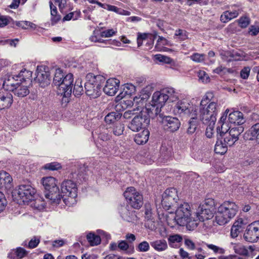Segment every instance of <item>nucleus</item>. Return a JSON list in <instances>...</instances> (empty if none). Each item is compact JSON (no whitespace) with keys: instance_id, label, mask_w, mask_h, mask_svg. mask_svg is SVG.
I'll use <instances>...</instances> for the list:
<instances>
[{"instance_id":"obj_23","label":"nucleus","mask_w":259,"mask_h":259,"mask_svg":"<svg viewBox=\"0 0 259 259\" xmlns=\"http://www.w3.org/2000/svg\"><path fill=\"white\" fill-rule=\"evenodd\" d=\"M229 123L237 125H242L245 122L243 113L239 111L230 112L227 116Z\"/></svg>"},{"instance_id":"obj_51","label":"nucleus","mask_w":259,"mask_h":259,"mask_svg":"<svg viewBox=\"0 0 259 259\" xmlns=\"http://www.w3.org/2000/svg\"><path fill=\"white\" fill-rule=\"evenodd\" d=\"M238 22L239 25L242 28H246L250 23V18L248 17L243 16L241 17L238 20Z\"/></svg>"},{"instance_id":"obj_14","label":"nucleus","mask_w":259,"mask_h":259,"mask_svg":"<svg viewBox=\"0 0 259 259\" xmlns=\"http://www.w3.org/2000/svg\"><path fill=\"white\" fill-rule=\"evenodd\" d=\"M160 121L162 122L164 130L170 132L177 131L181 124L179 120L177 118L170 116L163 115Z\"/></svg>"},{"instance_id":"obj_17","label":"nucleus","mask_w":259,"mask_h":259,"mask_svg":"<svg viewBox=\"0 0 259 259\" xmlns=\"http://www.w3.org/2000/svg\"><path fill=\"white\" fill-rule=\"evenodd\" d=\"M119 82V80L116 78L108 79L103 89L104 92L109 96H114L118 89Z\"/></svg>"},{"instance_id":"obj_4","label":"nucleus","mask_w":259,"mask_h":259,"mask_svg":"<svg viewBox=\"0 0 259 259\" xmlns=\"http://www.w3.org/2000/svg\"><path fill=\"white\" fill-rule=\"evenodd\" d=\"M238 207L234 202L225 201L218 208L215 214V221L219 225L228 223L237 213Z\"/></svg>"},{"instance_id":"obj_41","label":"nucleus","mask_w":259,"mask_h":259,"mask_svg":"<svg viewBox=\"0 0 259 259\" xmlns=\"http://www.w3.org/2000/svg\"><path fill=\"white\" fill-rule=\"evenodd\" d=\"M31 74L32 73L31 71L27 70L25 69H23L16 77L19 78L20 82L26 83V79H29L31 77Z\"/></svg>"},{"instance_id":"obj_48","label":"nucleus","mask_w":259,"mask_h":259,"mask_svg":"<svg viewBox=\"0 0 259 259\" xmlns=\"http://www.w3.org/2000/svg\"><path fill=\"white\" fill-rule=\"evenodd\" d=\"M205 245L209 249L212 250L215 253L224 254L225 250L220 247L216 246L212 244H208L205 243Z\"/></svg>"},{"instance_id":"obj_1","label":"nucleus","mask_w":259,"mask_h":259,"mask_svg":"<svg viewBox=\"0 0 259 259\" xmlns=\"http://www.w3.org/2000/svg\"><path fill=\"white\" fill-rule=\"evenodd\" d=\"M212 97L211 93H207L201 101L198 108V118L204 124L213 125L216 121L219 106L217 102H210Z\"/></svg>"},{"instance_id":"obj_25","label":"nucleus","mask_w":259,"mask_h":259,"mask_svg":"<svg viewBox=\"0 0 259 259\" xmlns=\"http://www.w3.org/2000/svg\"><path fill=\"white\" fill-rule=\"evenodd\" d=\"M244 138L246 140H256L259 143V122L253 124L245 132Z\"/></svg>"},{"instance_id":"obj_32","label":"nucleus","mask_w":259,"mask_h":259,"mask_svg":"<svg viewBox=\"0 0 259 259\" xmlns=\"http://www.w3.org/2000/svg\"><path fill=\"white\" fill-rule=\"evenodd\" d=\"M12 181V178L9 174L3 170L0 171V188L6 187Z\"/></svg>"},{"instance_id":"obj_54","label":"nucleus","mask_w":259,"mask_h":259,"mask_svg":"<svg viewBox=\"0 0 259 259\" xmlns=\"http://www.w3.org/2000/svg\"><path fill=\"white\" fill-rule=\"evenodd\" d=\"M124 125L119 123L116 124L113 127V133L115 136H119L123 134L124 131Z\"/></svg>"},{"instance_id":"obj_19","label":"nucleus","mask_w":259,"mask_h":259,"mask_svg":"<svg viewBox=\"0 0 259 259\" xmlns=\"http://www.w3.org/2000/svg\"><path fill=\"white\" fill-rule=\"evenodd\" d=\"M35 81L40 84L41 87H45L50 84V76L48 71L37 68L36 72Z\"/></svg>"},{"instance_id":"obj_49","label":"nucleus","mask_w":259,"mask_h":259,"mask_svg":"<svg viewBox=\"0 0 259 259\" xmlns=\"http://www.w3.org/2000/svg\"><path fill=\"white\" fill-rule=\"evenodd\" d=\"M80 16V12H70L68 13V14L66 15L63 19V21H69L71 19H73V20H77Z\"/></svg>"},{"instance_id":"obj_9","label":"nucleus","mask_w":259,"mask_h":259,"mask_svg":"<svg viewBox=\"0 0 259 259\" xmlns=\"http://www.w3.org/2000/svg\"><path fill=\"white\" fill-rule=\"evenodd\" d=\"M61 192L64 195L68 196L72 203L76 202L77 196V188L76 184L71 180L64 181L61 185Z\"/></svg>"},{"instance_id":"obj_60","label":"nucleus","mask_w":259,"mask_h":259,"mask_svg":"<svg viewBox=\"0 0 259 259\" xmlns=\"http://www.w3.org/2000/svg\"><path fill=\"white\" fill-rule=\"evenodd\" d=\"M116 33L113 29H110L103 31L100 33V36L102 37H109L114 35Z\"/></svg>"},{"instance_id":"obj_12","label":"nucleus","mask_w":259,"mask_h":259,"mask_svg":"<svg viewBox=\"0 0 259 259\" xmlns=\"http://www.w3.org/2000/svg\"><path fill=\"white\" fill-rule=\"evenodd\" d=\"M244 128L242 126L233 127L229 132L221 136L224 139L225 144L228 146H233L239 139V136L243 132Z\"/></svg>"},{"instance_id":"obj_33","label":"nucleus","mask_w":259,"mask_h":259,"mask_svg":"<svg viewBox=\"0 0 259 259\" xmlns=\"http://www.w3.org/2000/svg\"><path fill=\"white\" fill-rule=\"evenodd\" d=\"M150 95V92H147L145 89H143L142 90L140 95L135 96L133 98L134 103H136L137 105L142 104L149 98Z\"/></svg>"},{"instance_id":"obj_18","label":"nucleus","mask_w":259,"mask_h":259,"mask_svg":"<svg viewBox=\"0 0 259 259\" xmlns=\"http://www.w3.org/2000/svg\"><path fill=\"white\" fill-rule=\"evenodd\" d=\"M142 111H144L145 112L146 114L148 116L149 119H150V117L154 118L155 116H156L158 117V119L160 120L164 115L163 113H161L162 108L154 105L152 102L146 105L145 109Z\"/></svg>"},{"instance_id":"obj_11","label":"nucleus","mask_w":259,"mask_h":259,"mask_svg":"<svg viewBox=\"0 0 259 259\" xmlns=\"http://www.w3.org/2000/svg\"><path fill=\"white\" fill-rule=\"evenodd\" d=\"M73 82V76L71 73H68L66 75L58 86L59 94L62 95L65 97H67L71 95L72 91Z\"/></svg>"},{"instance_id":"obj_36","label":"nucleus","mask_w":259,"mask_h":259,"mask_svg":"<svg viewBox=\"0 0 259 259\" xmlns=\"http://www.w3.org/2000/svg\"><path fill=\"white\" fill-rule=\"evenodd\" d=\"M162 197H164V198L168 197L170 200L176 202L178 198L177 191L174 188L167 189L163 194Z\"/></svg>"},{"instance_id":"obj_62","label":"nucleus","mask_w":259,"mask_h":259,"mask_svg":"<svg viewBox=\"0 0 259 259\" xmlns=\"http://www.w3.org/2000/svg\"><path fill=\"white\" fill-rule=\"evenodd\" d=\"M90 39L92 42L100 43H104L107 41L103 40L100 37L96 35V32L95 31H94L93 35L90 37Z\"/></svg>"},{"instance_id":"obj_52","label":"nucleus","mask_w":259,"mask_h":259,"mask_svg":"<svg viewBox=\"0 0 259 259\" xmlns=\"http://www.w3.org/2000/svg\"><path fill=\"white\" fill-rule=\"evenodd\" d=\"M199 206L210 208V209H215L214 200L211 198L205 199L204 203L201 204Z\"/></svg>"},{"instance_id":"obj_64","label":"nucleus","mask_w":259,"mask_h":259,"mask_svg":"<svg viewBox=\"0 0 259 259\" xmlns=\"http://www.w3.org/2000/svg\"><path fill=\"white\" fill-rule=\"evenodd\" d=\"M249 33L252 36H255L259 33V26L251 25L249 28Z\"/></svg>"},{"instance_id":"obj_47","label":"nucleus","mask_w":259,"mask_h":259,"mask_svg":"<svg viewBox=\"0 0 259 259\" xmlns=\"http://www.w3.org/2000/svg\"><path fill=\"white\" fill-rule=\"evenodd\" d=\"M50 7L51 9V14L52 17V20L55 22H57L60 19V16L57 15V10L56 7L53 5L52 2L50 1L49 2Z\"/></svg>"},{"instance_id":"obj_35","label":"nucleus","mask_w":259,"mask_h":259,"mask_svg":"<svg viewBox=\"0 0 259 259\" xmlns=\"http://www.w3.org/2000/svg\"><path fill=\"white\" fill-rule=\"evenodd\" d=\"M161 91L163 95L164 94V95L167 97V100H169L170 102H174L178 98V94L172 88H167Z\"/></svg>"},{"instance_id":"obj_37","label":"nucleus","mask_w":259,"mask_h":259,"mask_svg":"<svg viewBox=\"0 0 259 259\" xmlns=\"http://www.w3.org/2000/svg\"><path fill=\"white\" fill-rule=\"evenodd\" d=\"M231 244L236 253L244 256L248 255V251L244 246L240 243L232 242Z\"/></svg>"},{"instance_id":"obj_15","label":"nucleus","mask_w":259,"mask_h":259,"mask_svg":"<svg viewBox=\"0 0 259 259\" xmlns=\"http://www.w3.org/2000/svg\"><path fill=\"white\" fill-rule=\"evenodd\" d=\"M242 12L241 8L237 6L234 5L229 8V10L225 11L221 16L220 20L223 23H227L230 20L235 18Z\"/></svg>"},{"instance_id":"obj_31","label":"nucleus","mask_w":259,"mask_h":259,"mask_svg":"<svg viewBox=\"0 0 259 259\" xmlns=\"http://www.w3.org/2000/svg\"><path fill=\"white\" fill-rule=\"evenodd\" d=\"M169 246L173 248H177L180 246V243L183 240V237L181 235L176 234L170 235L167 238Z\"/></svg>"},{"instance_id":"obj_50","label":"nucleus","mask_w":259,"mask_h":259,"mask_svg":"<svg viewBox=\"0 0 259 259\" xmlns=\"http://www.w3.org/2000/svg\"><path fill=\"white\" fill-rule=\"evenodd\" d=\"M175 203L174 201H171L168 197L164 198L162 196L161 205L164 209L168 210L173 204Z\"/></svg>"},{"instance_id":"obj_5","label":"nucleus","mask_w":259,"mask_h":259,"mask_svg":"<svg viewBox=\"0 0 259 259\" xmlns=\"http://www.w3.org/2000/svg\"><path fill=\"white\" fill-rule=\"evenodd\" d=\"M85 79L84 88L87 95L93 98L99 97L101 94V88L105 82V78L102 75H95L90 73L86 75Z\"/></svg>"},{"instance_id":"obj_8","label":"nucleus","mask_w":259,"mask_h":259,"mask_svg":"<svg viewBox=\"0 0 259 259\" xmlns=\"http://www.w3.org/2000/svg\"><path fill=\"white\" fill-rule=\"evenodd\" d=\"M123 195L127 202L132 207L139 209L142 206L143 203V196L137 191L134 187L127 188Z\"/></svg>"},{"instance_id":"obj_39","label":"nucleus","mask_w":259,"mask_h":259,"mask_svg":"<svg viewBox=\"0 0 259 259\" xmlns=\"http://www.w3.org/2000/svg\"><path fill=\"white\" fill-rule=\"evenodd\" d=\"M121 117V114L118 112H112L108 113L105 117L107 123L111 124L119 120Z\"/></svg>"},{"instance_id":"obj_16","label":"nucleus","mask_w":259,"mask_h":259,"mask_svg":"<svg viewBox=\"0 0 259 259\" xmlns=\"http://www.w3.org/2000/svg\"><path fill=\"white\" fill-rule=\"evenodd\" d=\"M229 112V109H227L221 117L218 123L217 131V133L220 134V136H222L223 135L229 132L230 130L232 128L229 126L228 123L229 121L227 120V116Z\"/></svg>"},{"instance_id":"obj_61","label":"nucleus","mask_w":259,"mask_h":259,"mask_svg":"<svg viewBox=\"0 0 259 259\" xmlns=\"http://www.w3.org/2000/svg\"><path fill=\"white\" fill-rule=\"evenodd\" d=\"M133 100H123L120 102V106L123 108L131 107L134 105Z\"/></svg>"},{"instance_id":"obj_3","label":"nucleus","mask_w":259,"mask_h":259,"mask_svg":"<svg viewBox=\"0 0 259 259\" xmlns=\"http://www.w3.org/2000/svg\"><path fill=\"white\" fill-rule=\"evenodd\" d=\"M41 183L46 191L45 201L53 205L59 204L62 196L59 193L56 179L52 177L44 178L41 180Z\"/></svg>"},{"instance_id":"obj_10","label":"nucleus","mask_w":259,"mask_h":259,"mask_svg":"<svg viewBox=\"0 0 259 259\" xmlns=\"http://www.w3.org/2000/svg\"><path fill=\"white\" fill-rule=\"evenodd\" d=\"M244 240L247 242H256L259 239V221L248 225L243 235Z\"/></svg>"},{"instance_id":"obj_21","label":"nucleus","mask_w":259,"mask_h":259,"mask_svg":"<svg viewBox=\"0 0 259 259\" xmlns=\"http://www.w3.org/2000/svg\"><path fill=\"white\" fill-rule=\"evenodd\" d=\"M214 211V209H210V208H206L199 206L196 213L197 217L195 220H198V224L199 221L203 222L205 220L210 219L213 216Z\"/></svg>"},{"instance_id":"obj_24","label":"nucleus","mask_w":259,"mask_h":259,"mask_svg":"<svg viewBox=\"0 0 259 259\" xmlns=\"http://www.w3.org/2000/svg\"><path fill=\"white\" fill-rule=\"evenodd\" d=\"M13 101V96L11 94L0 92V110L10 108Z\"/></svg>"},{"instance_id":"obj_34","label":"nucleus","mask_w":259,"mask_h":259,"mask_svg":"<svg viewBox=\"0 0 259 259\" xmlns=\"http://www.w3.org/2000/svg\"><path fill=\"white\" fill-rule=\"evenodd\" d=\"M121 217L125 220L130 222L131 217L133 215V212L130 210V207L128 205L121 206L119 209Z\"/></svg>"},{"instance_id":"obj_43","label":"nucleus","mask_w":259,"mask_h":259,"mask_svg":"<svg viewBox=\"0 0 259 259\" xmlns=\"http://www.w3.org/2000/svg\"><path fill=\"white\" fill-rule=\"evenodd\" d=\"M64 76L63 71L60 68L56 69L53 79L55 85L59 86Z\"/></svg>"},{"instance_id":"obj_29","label":"nucleus","mask_w":259,"mask_h":259,"mask_svg":"<svg viewBox=\"0 0 259 259\" xmlns=\"http://www.w3.org/2000/svg\"><path fill=\"white\" fill-rule=\"evenodd\" d=\"M150 245L155 250L158 252L164 251L168 248L167 243L164 239L154 240L150 242Z\"/></svg>"},{"instance_id":"obj_56","label":"nucleus","mask_w":259,"mask_h":259,"mask_svg":"<svg viewBox=\"0 0 259 259\" xmlns=\"http://www.w3.org/2000/svg\"><path fill=\"white\" fill-rule=\"evenodd\" d=\"M79 79H77L75 83L74 84V90H73V93L75 96L81 95L83 92L82 86V85L78 86V83L79 82Z\"/></svg>"},{"instance_id":"obj_28","label":"nucleus","mask_w":259,"mask_h":259,"mask_svg":"<svg viewBox=\"0 0 259 259\" xmlns=\"http://www.w3.org/2000/svg\"><path fill=\"white\" fill-rule=\"evenodd\" d=\"M12 92L18 97H24L29 94V90L26 83L20 82L19 84L15 88Z\"/></svg>"},{"instance_id":"obj_20","label":"nucleus","mask_w":259,"mask_h":259,"mask_svg":"<svg viewBox=\"0 0 259 259\" xmlns=\"http://www.w3.org/2000/svg\"><path fill=\"white\" fill-rule=\"evenodd\" d=\"M98 233L99 235L93 233H90L87 235V239L91 246H96L99 244L101 242V237L105 236L106 239L110 238V235L103 230H98Z\"/></svg>"},{"instance_id":"obj_6","label":"nucleus","mask_w":259,"mask_h":259,"mask_svg":"<svg viewBox=\"0 0 259 259\" xmlns=\"http://www.w3.org/2000/svg\"><path fill=\"white\" fill-rule=\"evenodd\" d=\"M174 111L182 116L196 117L198 116V107L186 99L178 101L176 103Z\"/></svg>"},{"instance_id":"obj_42","label":"nucleus","mask_w":259,"mask_h":259,"mask_svg":"<svg viewBox=\"0 0 259 259\" xmlns=\"http://www.w3.org/2000/svg\"><path fill=\"white\" fill-rule=\"evenodd\" d=\"M225 144V142L222 141H217L214 147V151L216 153L221 155L225 154L227 151V146Z\"/></svg>"},{"instance_id":"obj_26","label":"nucleus","mask_w":259,"mask_h":259,"mask_svg":"<svg viewBox=\"0 0 259 259\" xmlns=\"http://www.w3.org/2000/svg\"><path fill=\"white\" fill-rule=\"evenodd\" d=\"M167 101V97L161 91H157L153 94L151 102L162 108Z\"/></svg>"},{"instance_id":"obj_22","label":"nucleus","mask_w":259,"mask_h":259,"mask_svg":"<svg viewBox=\"0 0 259 259\" xmlns=\"http://www.w3.org/2000/svg\"><path fill=\"white\" fill-rule=\"evenodd\" d=\"M17 75H7L3 82V87L7 90L12 91L19 84V78H17Z\"/></svg>"},{"instance_id":"obj_55","label":"nucleus","mask_w":259,"mask_h":259,"mask_svg":"<svg viewBox=\"0 0 259 259\" xmlns=\"http://www.w3.org/2000/svg\"><path fill=\"white\" fill-rule=\"evenodd\" d=\"M137 249L140 252H147L150 249L149 244L146 241H142L139 244Z\"/></svg>"},{"instance_id":"obj_63","label":"nucleus","mask_w":259,"mask_h":259,"mask_svg":"<svg viewBox=\"0 0 259 259\" xmlns=\"http://www.w3.org/2000/svg\"><path fill=\"white\" fill-rule=\"evenodd\" d=\"M250 69L249 67H244L240 72V76L243 79H247L249 75Z\"/></svg>"},{"instance_id":"obj_38","label":"nucleus","mask_w":259,"mask_h":259,"mask_svg":"<svg viewBox=\"0 0 259 259\" xmlns=\"http://www.w3.org/2000/svg\"><path fill=\"white\" fill-rule=\"evenodd\" d=\"M191 118L188 123L187 133L189 134H192L195 132L198 125V116L196 117H190Z\"/></svg>"},{"instance_id":"obj_30","label":"nucleus","mask_w":259,"mask_h":259,"mask_svg":"<svg viewBox=\"0 0 259 259\" xmlns=\"http://www.w3.org/2000/svg\"><path fill=\"white\" fill-rule=\"evenodd\" d=\"M149 131L147 129H144L142 132L135 135L134 141L138 145L145 144L149 140Z\"/></svg>"},{"instance_id":"obj_7","label":"nucleus","mask_w":259,"mask_h":259,"mask_svg":"<svg viewBox=\"0 0 259 259\" xmlns=\"http://www.w3.org/2000/svg\"><path fill=\"white\" fill-rule=\"evenodd\" d=\"M150 123V119L144 111L136 114L128 125V127L133 132H138L145 128Z\"/></svg>"},{"instance_id":"obj_27","label":"nucleus","mask_w":259,"mask_h":259,"mask_svg":"<svg viewBox=\"0 0 259 259\" xmlns=\"http://www.w3.org/2000/svg\"><path fill=\"white\" fill-rule=\"evenodd\" d=\"M244 225V221L242 218L238 219L232 226L230 236L232 238H237L241 232Z\"/></svg>"},{"instance_id":"obj_53","label":"nucleus","mask_w":259,"mask_h":259,"mask_svg":"<svg viewBox=\"0 0 259 259\" xmlns=\"http://www.w3.org/2000/svg\"><path fill=\"white\" fill-rule=\"evenodd\" d=\"M154 58L156 60L165 64H170L172 61L170 58L161 54L155 55Z\"/></svg>"},{"instance_id":"obj_59","label":"nucleus","mask_w":259,"mask_h":259,"mask_svg":"<svg viewBox=\"0 0 259 259\" xmlns=\"http://www.w3.org/2000/svg\"><path fill=\"white\" fill-rule=\"evenodd\" d=\"M138 109L137 107L134 108L133 110H127L124 112L123 115V117L124 118L128 119L131 118L133 116L136 115L135 111L138 110Z\"/></svg>"},{"instance_id":"obj_2","label":"nucleus","mask_w":259,"mask_h":259,"mask_svg":"<svg viewBox=\"0 0 259 259\" xmlns=\"http://www.w3.org/2000/svg\"><path fill=\"white\" fill-rule=\"evenodd\" d=\"M191 210L190 205L187 203L181 204L176 211L175 220L181 226H186L189 230H193L198 226V220L191 217Z\"/></svg>"},{"instance_id":"obj_13","label":"nucleus","mask_w":259,"mask_h":259,"mask_svg":"<svg viewBox=\"0 0 259 259\" xmlns=\"http://www.w3.org/2000/svg\"><path fill=\"white\" fill-rule=\"evenodd\" d=\"M35 193V189L30 185L22 184L17 190L18 196L24 202L31 200Z\"/></svg>"},{"instance_id":"obj_58","label":"nucleus","mask_w":259,"mask_h":259,"mask_svg":"<svg viewBox=\"0 0 259 259\" xmlns=\"http://www.w3.org/2000/svg\"><path fill=\"white\" fill-rule=\"evenodd\" d=\"M39 242V237L34 236L29 242L28 247L30 248H34L38 245Z\"/></svg>"},{"instance_id":"obj_57","label":"nucleus","mask_w":259,"mask_h":259,"mask_svg":"<svg viewBox=\"0 0 259 259\" xmlns=\"http://www.w3.org/2000/svg\"><path fill=\"white\" fill-rule=\"evenodd\" d=\"M61 165L58 162H52L45 165L44 168L51 170H57L61 168Z\"/></svg>"},{"instance_id":"obj_40","label":"nucleus","mask_w":259,"mask_h":259,"mask_svg":"<svg viewBox=\"0 0 259 259\" xmlns=\"http://www.w3.org/2000/svg\"><path fill=\"white\" fill-rule=\"evenodd\" d=\"M161 156L164 159H167L171 157L172 154V149L171 147L162 145L160 148Z\"/></svg>"},{"instance_id":"obj_46","label":"nucleus","mask_w":259,"mask_h":259,"mask_svg":"<svg viewBox=\"0 0 259 259\" xmlns=\"http://www.w3.org/2000/svg\"><path fill=\"white\" fill-rule=\"evenodd\" d=\"M197 76L199 81L203 83H208L210 81L209 75L203 70H199L198 71Z\"/></svg>"},{"instance_id":"obj_44","label":"nucleus","mask_w":259,"mask_h":259,"mask_svg":"<svg viewBox=\"0 0 259 259\" xmlns=\"http://www.w3.org/2000/svg\"><path fill=\"white\" fill-rule=\"evenodd\" d=\"M174 37L179 41H183L188 38V33L184 30L178 29L176 31Z\"/></svg>"},{"instance_id":"obj_45","label":"nucleus","mask_w":259,"mask_h":259,"mask_svg":"<svg viewBox=\"0 0 259 259\" xmlns=\"http://www.w3.org/2000/svg\"><path fill=\"white\" fill-rule=\"evenodd\" d=\"M205 55L204 54L195 53L191 55L189 58L196 63H202L205 60Z\"/></svg>"}]
</instances>
